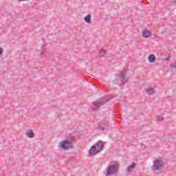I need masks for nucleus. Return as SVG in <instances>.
I'll use <instances>...</instances> for the list:
<instances>
[{
    "label": "nucleus",
    "instance_id": "obj_12",
    "mask_svg": "<svg viewBox=\"0 0 176 176\" xmlns=\"http://www.w3.org/2000/svg\"><path fill=\"white\" fill-rule=\"evenodd\" d=\"M148 60L149 63H155V61H156V56H155L153 54H150Z\"/></svg>",
    "mask_w": 176,
    "mask_h": 176
},
{
    "label": "nucleus",
    "instance_id": "obj_15",
    "mask_svg": "<svg viewBox=\"0 0 176 176\" xmlns=\"http://www.w3.org/2000/svg\"><path fill=\"white\" fill-rule=\"evenodd\" d=\"M157 120L158 122H162V120H164V118L158 116V117H157Z\"/></svg>",
    "mask_w": 176,
    "mask_h": 176
},
{
    "label": "nucleus",
    "instance_id": "obj_4",
    "mask_svg": "<svg viewBox=\"0 0 176 176\" xmlns=\"http://www.w3.org/2000/svg\"><path fill=\"white\" fill-rule=\"evenodd\" d=\"M164 167V161L163 158L160 157L153 161V165L151 166L153 171H159Z\"/></svg>",
    "mask_w": 176,
    "mask_h": 176
},
{
    "label": "nucleus",
    "instance_id": "obj_18",
    "mask_svg": "<svg viewBox=\"0 0 176 176\" xmlns=\"http://www.w3.org/2000/svg\"><path fill=\"white\" fill-rule=\"evenodd\" d=\"M165 60L166 61H170V57H167Z\"/></svg>",
    "mask_w": 176,
    "mask_h": 176
},
{
    "label": "nucleus",
    "instance_id": "obj_8",
    "mask_svg": "<svg viewBox=\"0 0 176 176\" xmlns=\"http://www.w3.org/2000/svg\"><path fill=\"white\" fill-rule=\"evenodd\" d=\"M98 129L104 131V130H107V129H108V124L105 122H100L98 126Z\"/></svg>",
    "mask_w": 176,
    "mask_h": 176
},
{
    "label": "nucleus",
    "instance_id": "obj_13",
    "mask_svg": "<svg viewBox=\"0 0 176 176\" xmlns=\"http://www.w3.org/2000/svg\"><path fill=\"white\" fill-rule=\"evenodd\" d=\"M84 20L86 21V23H88V24H90L91 23V15L88 14L85 18Z\"/></svg>",
    "mask_w": 176,
    "mask_h": 176
},
{
    "label": "nucleus",
    "instance_id": "obj_17",
    "mask_svg": "<svg viewBox=\"0 0 176 176\" xmlns=\"http://www.w3.org/2000/svg\"><path fill=\"white\" fill-rule=\"evenodd\" d=\"M176 63L170 64V68H175Z\"/></svg>",
    "mask_w": 176,
    "mask_h": 176
},
{
    "label": "nucleus",
    "instance_id": "obj_14",
    "mask_svg": "<svg viewBox=\"0 0 176 176\" xmlns=\"http://www.w3.org/2000/svg\"><path fill=\"white\" fill-rule=\"evenodd\" d=\"M100 54H101V56H102V57H104V56H105V54H107V51L102 50L99 52Z\"/></svg>",
    "mask_w": 176,
    "mask_h": 176
},
{
    "label": "nucleus",
    "instance_id": "obj_3",
    "mask_svg": "<svg viewBox=\"0 0 176 176\" xmlns=\"http://www.w3.org/2000/svg\"><path fill=\"white\" fill-rule=\"evenodd\" d=\"M104 149V143L102 141H98L95 145L92 146L89 151V155H97Z\"/></svg>",
    "mask_w": 176,
    "mask_h": 176
},
{
    "label": "nucleus",
    "instance_id": "obj_2",
    "mask_svg": "<svg viewBox=\"0 0 176 176\" xmlns=\"http://www.w3.org/2000/svg\"><path fill=\"white\" fill-rule=\"evenodd\" d=\"M109 101H111L109 96H104L99 98L98 100L92 103V111H98L101 107L105 105V104H108Z\"/></svg>",
    "mask_w": 176,
    "mask_h": 176
},
{
    "label": "nucleus",
    "instance_id": "obj_7",
    "mask_svg": "<svg viewBox=\"0 0 176 176\" xmlns=\"http://www.w3.org/2000/svg\"><path fill=\"white\" fill-rule=\"evenodd\" d=\"M142 35L143 38H149L152 36V32L148 30H144L142 32Z\"/></svg>",
    "mask_w": 176,
    "mask_h": 176
},
{
    "label": "nucleus",
    "instance_id": "obj_1",
    "mask_svg": "<svg viewBox=\"0 0 176 176\" xmlns=\"http://www.w3.org/2000/svg\"><path fill=\"white\" fill-rule=\"evenodd\" d=\"M129 82V79L126 78V70H122L120 74H115V79L113 80V83L114 85H118V86H122V85H126Z\"/></svg>",
    "mask_w": 176,
    "mask_h": 176
},
{
    "label": "nucleus",
    "instance_id": "obj_6",
    "mask_svg": "<svg viewBox=\"0 0 176 176\" xmlns=\"http://www.w3.org/2000/svg\"><path fill=\"white\" fill-rule=\"evenodd\" d=\"M60 148L64 149V151H68V149H72L74 145L72 142H69L68 140H65L60 142Z\"/></svg>",
    "mask_w": 176,
    "mask_h": 176
},
{
    "label": "nucleus",
    "instance_id": "obj_5",
    "mask_svg": "<svg viewBox=\"0 0 176 176\" xmlns=\"http://www.w3.org/2000/svg\"><path fill=\"white\" fill-rule=\"evenodd\" d=\"M119 164H109L107 170L106 176L113 175V174H118L119 173Z\"/></svg>",
    "mask_w": 176,
    "mask_h": 176
},
{
    "label": "nucleus",
    "instance_id": "obj_10",
    "mask_svg": "<svg viewBox=\"0 0 176 176\" xmlns=\"http://www.w3.org/2000/svg\"><path fill=\"white\" fill-rule=\"evenodd\" d=\"M26 135L28 138H34V137H35V133H34L32 130H29L26 132Z\"/></svg>",
    "mask_w": 176,
    "mask_h": 176
},
{
    "label": "nucleus",
    "instance_id": "obj_9",
    "mask_svg": "<svg viewBox=\"0 0 176 176\" xmlns=\"http://www.w3.org/2000/svg\"><path fill=\"white\" fill-rule=\"evenodd\" d=\"M145 91H146V93H147V94H148V96H152V95L155 94V89L152 87L146 88L145 89Z\"/></svg>",
    "mask_w": 176,
    "mask_h": 176
},
{
    "label": "nucleus",
    "instance_id": "obj_16",
    "mask_svg": "<svg viewBox=\"0 0 176 176\" xmlns=\"http://www.w3.org/2000/svg\"><path fill=\"white\" fill-rule=\"evenodd\" d=\"M3 54V48L0 47V56H2Z\"/></svg>",
    "mask_w": 176,
    "mask_h": 176
},
{
    "label": "nucleus",
    "instance_id": "obj_11",
    "mask_svg": "<svg viewBox=\"0 0 176 176\" xmlns=\"http://www.w3.org/2000/svg\"><path fill=\"white\" fill-rule=\"evenodd\" d=\"M134 168H135V163H132L131 165H130L129 166H128L126 168V171L128 173H131V171H133V170H134Z\"/></svg>",
    "mask_w": 176,
    "mask_h": 176
}]
</instances>
